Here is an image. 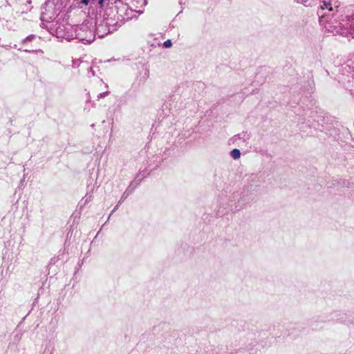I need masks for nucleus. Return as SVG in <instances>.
<instances>
[{"label":"nucleus","instance_id":"7ed1b4c3","mask_svg":"<svg viewBox=\"0 0 354 354\" xmlns=\"http://www.w3.org/2000/svg\"><path fill=\"white\" fill-rule=\"evenodd\" d=\"M251 135L248 131H243L237 135L234 136L231 139L232 144L239 147L246 145L248 141L250 139Z\"/></svg>","mask_w":354,"mask_h":354},{"label":"nucleus","instance_id":"6e6552de","mask_svg":"<svg viewBox=\"0 0 354 354\" xmlns=\"http://www.w3.org/2000/svg\"><path fill=\"white\" fill-rule=\"evenodd\" d=\"M97 0H81L80 4H82L84 6H88L90 3H92L93 4L97 5Z\"/></svg>","mask_w":354,"mask_h":354},{"label":"nucleus","instance_id":"9d476101","mask_svg":"<svg viewBox=\"0 0 354 354\" xmlns=\"http://www.w3.org/2000/svg\"><path fill=\"white\" fill-rule=\"evenodd\" d=\"M171 46H172V43L170 39H167L163 43V47H165L166 48H170Z\"/></svg>","mask_w":354,"mask_h":354},{"label":"nucleus","instance_id":"423d86ee","mask_svg":"<svg viewBox=\"0 0 354 354\" xmlns=\"http://www.w3.org/2000/svg\"><path fill=\"white\" fill-rule=\"evenodd\" d=\"M297 3H301L305 6H313L315 5L317 0H295Z\"/></svg>","mask_w":354,"mask_h":354},{"label":"nucleus","instance_id":"39448f33","mask_svg":"<svg viewBox=\"0 0 354 354\" xmlns=\"http://www.w3.org/2000/svg\"><path fill=\"white\" fill-rule=\"evenodd\" d=\"M86 26H82L81 27L76 28L77 34L75 37L83 41H86L87 42H91L93 40V35H84L82 32L86 30Z\"/></svg>","mask_w":354,"mask_h":354},{"label":"nucleus","instance_id":"20e7f679","mask_svg":"<svg viewBox=\"0 0 354 354\" xmlns=\"http://www.w3.org/2000/svg\"><path fill=\"white\" fill-rule=\"evenodd\" d=\"M113 28L110 27L109 19H104L100 24L97 25L96 32L99 37H103L105 35L112 32Z\"/></svg>","mask_w":354,"mask_h":354},{"label":"nucleus","instance_id":"f257e3e1","mask_svg":"<svg viewBox=\"0 0 354 354\" xmlns=\"http://www.w3.org/2000/svg\"><path fill=\"white\" fill-rule=\"evenodd\" d=\"M319 16V23L328 32L348 36L352 32L351 29L345 27L342 24V18L335 17L334 9L330 1H323V6L317 11Z\"/></svg>","mask_w":354,"mask_h":354},{"label":"nucleus","instance_id":"9b49d317","mask_svg":"<svg viewBox=\"0 0 354 354\" xmlns=\"http://www.w3.org/2000/svg\"><path fill=\"white\" fill-rule=\"evenodd\" d=\"M108 93H109V91L100 93V94L97 95V98L100 99V98L104 97L105 96H106L108 95Z\"/></svg>","mask_w":354,"mask_h":354},{"label":"nucleus","instance_id":"0eeeda50","mask_svg":"<svg viewBox=\"0 0 354 354\" xmlns=\"http://www.w3.org/2000/svg\"><path fill=\"white\" fill-rule=\"evenodd\" d=\"M230 156L234 160H237L241 157V152L238 149H234L230 151Z\"/></svg>","mask_w":354,"mask_h":354},{"label":"nucleus","instance_id":"f03ea898","mask_svg":"<svg viewBox=\"0 0 354 354\" xmlns=\"http://www.w3.org/2000/svg\"><path fill=\"white\" fill-rule=\"evenodd\" d=\"M120 7L122 9H125L127 8V5L123 4L122 3V0H107L105 3V8L104 9H100V10L108 12L109 10L110 12L107 13L108 15L115 12L120 17H122V15L120 13Z\"/></svg>","mask_w":354,"mask_h":354},{"label":"nucleus","instance_id":"1a4fd4ad","mask_svg":"<svg viewBox=\"0 0 354 354\" xmlns=\"http://www.w3.org/2000/svg\"><path fill=\"white\" fill-rule=\"evenodd\" d=\"M107 0H97V6L100 9H104L105 8V3Z\"/></svg>","mask_w":354,"mask_h":354},{"label":"nucleus","instance_id":"f8f14e48","mask_svg":"<svg viewBox=\"0 0 354 354\" xmlns=\"http://www.w3.org/2000/svg\"><path fill=\"white\" fill-rule=\"evenodd\" d=\"M59 37H65L67 39H71L73 37V35H60Z\"/></svg>","mask_w":354,"mask_h":354}]
</instances>
